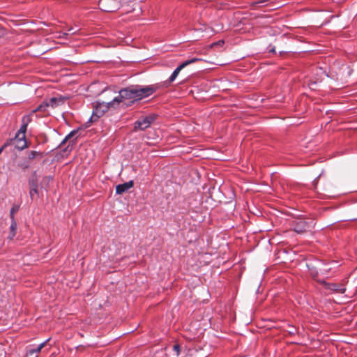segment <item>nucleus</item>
<instances>
[{
	"mask_svg": "<svg viewBox=\"0 0 357 357\" xmlns=\"http://www.w3.org/2000/svg\"><path fill=\"white\" fill-rule=\"evenodd\" d=\"M125 100H130V103L134 102V97L132 95L131 90L129 87L121 89L119 91V94L118 96L115 97L112 101L111 104H116L117 106L119 105L120 103L124 102Z\"/></svg>",
	"mask_w": 357,
	"mask_h": 357,
	"instance_id": "nucleus-1",
	"label": "nucleus"
},
{
	"mask_svg": "<svg viewBox=\"0 0 357 357\" xmlns=\"http://www.w3.org/2000/svg\"><path fill=\"white\" fill-rule=\"evenodd\" d=\"M117 107L116 104H111V101L109 102H98L97 101L95 103L94 109L93 111V116H96V117L99 118L102 116L109 107L116 108Z\"/></svg>",
	"mask_w": 357,
	"mask_h": 357,
	"instance_id": "nucleus-2",
	"label": "nucleus"
},
{
	"mask_svg": "<svg viewBox=\"0 0 357 357\" xmlns=\"http://www.w3.org/2000/svg\"><path fill=\"white\" fill-rule=\"evenodd\" d=\"M313 222H308L305 219H298L294 221V230L298 234L309 231L312 227Z\"/></svg>",
	"mask_w": 357,
	"mask_h": 357,
	"instance_id": "nucleus-3",
	"label": "nucleus"
},
{
	"mask_svg": "<svg viewBox=\"0 0 357 357\" xmlns=\"http://www.w3.org/2000/svg\"><path fill=\"white\" fill-rule=\"evenodd\" d=\"M155 117L153 116H147L137 121L134 124V130H144L149 128L154 121Z\"/></svg>",
	"mask_w": 357,
	"mask_h": 357,
	"instance_id": "nucleus-4",
	"label": "nucleus"
},
{
	"mask_svg": "<svg viewBox=\"0 0 357 357\" xmlns=\"http://www.w3.org/2000/svg\"><path fill=\"white\" fill-rule=\"evenodd\" d=\"M137 86L139 89L140 100L150 96L151 95L154 93L156 91V90L159 88L158 84L148 86L137 85Z\"/></svg>",
	"mask_w": 357,
	"mask_h": 357,
	"instance_id": "nucleus-5",
	"label": "nucleus"
},
{
	"mask_svg": "<svg viewBox=\"0 0 357 357\" xmlns=\"http://www.w3.org/2000/svg\"><path fill=\"white\" fill-rule=\"evenodd\" d=\"M321 283L326 290L333 293L344 294L346 291L344 284L342 283H328L324 281H322Z\"/></svg>",
	"mask_w": 357,
	"mask_h": 357,
	"instance_id": "nucleus-6",
	"label": "nucleus"
},
{
	"mask_svg": "<svg viewBox=\"0 0 357 357\" xmlns=\"http://www.w3.org/2000/svg\"><path fill=\"white\" fill-rule=\"evenodd\" d=\"M13 140V145L18 150H23L27 146L25 133H20V130H18Z\"/></svg>",
	"mask_w": 357,
	"mask_h": 357,
	"instance_id": "nucleus-7",
	"label": "nucleus"
},
{
	"mask_svg": "<svg viewBox=\"0 0 357 357\" xmlns=\"http://www.w3.org/2000/svg\"><path fill=\"white\" fill-rule=\"evenodd\" d=\"M199 60V59H197V58H193L192 59H189V60H187L184 62H183L181 65H179L174 70V72L172 73V74L171 75V76L169 77V82L171 83L172 82H174L176 77L178 76V73H180V71L184 68L185 66H187L189 64H191V63H193L195 62H196L197 61Z\"/></svg>",
	"mask_w": 357,
	"mask_h": 357,
	"instance_id": "nucleus-8",
	"label": "nucleus"
},
{
	"mask_svg": "<svg viewBox=\"0 0 357 357\" xmlns=\"http://www.w3.org/2000/svg\"><path fill=\"white\" fill-rule=\"evenodd\" d=\"M99 6L105 12H112L116 8L117 5L116 0H100Z\"/></svg>",
	"mask_w": 357,
	"mask_h": 357,
	"instance_id": "nucleus-9",
	"label": "nucleus"
},
{
	"mask_svg": "<svg viewBox=\"0 0 357 357\" xmlns=\"http://www.w3.org/2000/svg\"><path fill=\"white\" fill-rule=\"evenodd\" d=\"M35 113H32V112L27 114V115H24L22 118V124H21V126H20V133H26V130H27V126L32 121L33 119V116L34 115Z\"/></svg>",
	"mask_w": 357,
	"mask_h": 357,
	"instance_id": "nucleus-10",
	"label": "nucleus"
},
{
	"mask_svg": "<svg viewBox=\"0 0 357 357\" xmlns=\"http://www.w3.org/2000/svg\"><path fill=\"white\" fill-rule=\"evenodd\" d=\"M50 340V339L46 340L43 342L40 343L38 346L29 348L26 350V357L33 356L37 357V354H38L41 349L46 345L47 342Z\"/></svg>",
	"mask_w": 357,
	"mask_h": 357,
	"instance_id": "nucleus-11",
	"label": "nucleus"
},
{
	"mask_svg": "<svg viewBox=\"0 0 357 357\" xmlns=\"http://www.w3.org/2000/svg\"><path fill=\"white\" fill-rule=\"evenodd\" d=\"M134 183L132 181H129L122 184H119L116 187V194L121 195L123 192H127L129 189L132 188Z\"/></svg>",
	"mask_w": 357,
	"mask_h": 357,
	"instance_id": "nucleus-12",
	"label": "nucleus"
},
{
	"mask_svg": "<svg viewBox=\"0 0 357 357\" xmlns=\"http://www.w3.org/2000/svg\"><path fill=\"white\" fill-rule=\"evenodd\" d=\"M30 191L29 195L32 200L35 199L38 196V184L35 181H29Z\"/></svg>",
	"mask_w": 357,
	"mask_h": 357,
	"instance_id": "nucleus-13",
	"label": "nucleus"
},
{
	"mask_svg": "<svg viewBox=\"0 0 357 357\" xmlns=\"http://www.w3.org/2000/svg\"><path fill=\"white\" fill-rule=\"evenodd\" d=\"M65 101V98L63 97H59V98H56V97H54V98H52L49 101H48V104L50 105V107H56L61 104H63Z\"/></svg>",
	"mask_w": 357,
	"mask_h": 357,
	"instance_id": "nucleus-14",
	"label": "nucleus"
},
{
	"mask_svg": "<svg viewBox=\"0 0 357 357\" xmlns=\"http://www.w3.org/2000/svg\"><path fill=\"white\" fill-rule=\"evenodd\" d=\"M317 268L321 274H326L332 269V267L330 266V264H325L320 262L319 263Z\"/></svg>",
	"mask_w": 357,
	"mask_h": 357,
	"instance_id": "nucleus-15",
	"label": "nucleus"
},
{
	"mask_svg": "<svg viewBox=\"0 0 357 357\" xmlns=\"http://www.w3.org/2000/svg\"><path fill=\"white\" fill-rule=\"evenodd\" d=\"M130 89L132 92V95L134 97V100H140L139 99V93L137 85L135 86H130Z\"/></svg>",
	"mask_w": 357,
	"mask_h": 357,
	"instance_id": "nucleus-16",
	"label": "nucleus"
},
{
	"mask_svg": "<svg viewBox=\"0 0 357 357\" xmlns=\"http://www.w3.org/2000/svg\"><path fill=\"white\" fill-rule=\"evenodd\" d=\"M48 107H50L48 102H43L40 105H38L35 109L32 110V113H36L38 111H45Z\"/></svg>",
	"mask_w": 357,
	"mask_h": 357,
	"instance_id": "nucleus-17",
	"label": "nucleus"
},
{
	"mask_svg": "<svg viewBox=\"0 0 357 357\" xmlns=\"http://www.w3.org/2000/svg\"><path fill=\"white\" fill-rule=\"evenodd\" d=\"M17 227V222H15V220H13L11 222L10 227V238H13V236H15V235L16 234Z\"/></svg>",
	"mask_w": 357,
	"mask_h": 357,
	"instance_id": "nucleus-18",
	"label": "nucleus"
},
{
	"mask_svg": "<svg viewBox=\"0 0 357 357\" xmlns=\"http://www.w3.org/2000/svg\"><path fill=\"white\" fill-rule=\"evenodd\" d=\"M79 30L80 29H79V28L77 26H72V27H70L68 29V32L67 33H68L69 35H74V34L78 33Z\"/></svg>",
	"mask_w": 357,
	"mask_h": 357,
	"instance_id": "nucleus-19",
	"label": "nucleus"
},
{
	"mask_svg": "<svg viewBox=\"0 0 357 357\" xmlns=\"http://www.w3.org/2000/svg\"><path fill=\"white\" fill-rule=\"evenodd\" d=\"M173 355L178 357L180 354V346L177 344H174L172 347Z\"/></svg>",
	"mask_w": 357,
	"mask_h": 357,
	"instance_id": "nucleus-20",
	"label": "nucleus"
},
{
	"mask_svg": "<svg viewBox=\"0 0 357 357\" xmlns=\"http://www.w3.org/2000/svg\"><path fill=\"white\" fill-rule=\"evenodd\" d=\"M77 133V130H73L71 131L68 135L66 136V137L63 139V140L61 142L62 144H64L67 140L70 139L72 137H73Z\"/></svg>",
	"mask_w": 357,
	"mask_h": 357,
	"instance_id": "nucleus-21",
	"label": "nucleus"
},
{
	"mask_svg": "<svg viewBox=\"0 0 357 357\" xmlns=\"http://www.w3.org/2000/svg\"><path fill=\"white\" fill-rule=\"evenodd\" d=\"M287 331L291 334V335H295L297 333V329L294 326H288V329H287Z\"/></svg>",
	"mask_w": 357,
	"mask_h": 357,
	"instance_id": "nucleus-22",
	"label": "nucleus"
},
{
	"mask_svg": "<svg viewBox=\"0 0 357 357\" xmlns=\"http://www.w3.org/2000/svg\"><path fill=\"white\" fill-rule=\"evenodd\" d=\"M68 36H69L68 33L60 32V33H58V36H56V37L57 38L67 39Z\"/></svg>",
	"mask_w": 357,
	"mask_h": 357,
	"instance_id": "nucleus-23",
	"label": "nucleus"
},
{
	"mask_svg": "<svg viewBox=\"0 0 357 357\" xmlns=\"http://www.w3.org/2000/svg\"><path fill=\"white\" fill-rule=\"evenodd\" d=\"M38 154V152L36 151H31L28 154V158L29 160H33L36 158V156Z\"/></svg>",
	"mask_w": 357,
	"mask_h": 357,
	"instance_id": "nucleus-24",
	"label": "nucleus"
},
{
	"mask_svg": "<svg viewBox=\"0 0 357 357\" xmlns=\"http://www.w3.org/2000/svg\"><path fill=\"white\" fill-rule=\"evenodd\" d=\"M13 141H14L13 138L8 139L1 147H3V149H4L6 147H7L11 144H13Z\"/></svg>",
	"mask_w": 357,
	"mask_h": 357,
	"instance_id": "nucleus-25",
	"label": "nucleus"
},
{
	"mask_svg": "<svg viewBox=\"0 0 357 357\" xmlns=\"http://www.w3.org/2000/svg\"><path fill=\"white\" fill-rule=\"evenodd\" d=\"M225 42L224 40H219L218 42H215V43H213L212 45H211V47H215L216 46H220V47H222L223 45H224Z\"/></svg>",
	"mask_w": 357,
	"mask_h": 357,
	"instance_id": "nucleus-26",
	"label": "nucleus"
},
{
	"mask_svg": "<svg viewBox=\"0 0 357 357\" xmlns=\"http://www.w3.org/2000/svg\"><path fill=\"white\" fill-rule=\"evenodd\" d=\"M265 2L266 1H257V2H255L254 3L255 6H265Z\"/></svg>",
	"mask_w": 357,
	"mask_h": 357,
	"instance_id": "nucleus-27",
	"label": "nucleus"
},
{
	"mask_svg": "<svg viewBox=\"0 0 357 357\" xmlns=\"http://www.w3.org/2000/svg\"><path fill=\"white\" fill-rule=\"evenodd\" d=\"M14 212H15V211H14V208H13L10 210V217H11L12 220H15V219H14Z\"/></svg>",
	"mask_w": 357,
	"mask_h": 357,
	"instance_id": "nucleus-28",
	"label": "nucleus"
},
{
	"mask_svg": "<svg viewBox=\"0 0 357 357\" xmlns=\"http://www.w3.org/2000/svg\"><path fill=\"white\" fill-rule=\"evenodd\" d=\"M21 167H22L23 169H27V168H29V164H22V165H21Z\"/></svg>",
	"mask_w": 357,
	"mask_h": 357,
	"instance_id": "nucleus-29",
	"label": "nucleus"
},
{
	"mask_svg": "<svg viewBox=\"0 0 357 357\" xmlns=\"http://www.w3.org/2000/svg\"><path fill=\"white\" fill-rule=\"evenodd\" d=\"M4 33H5L4 29H3L2 28L0 27V36L3 35Z\"/></svg>",
	"mask_w": 357,
	"mask_h": 357,
	"instance_id": "nucleus-30",
	"label": "nucleus"
},
{
	"mask_svg": "<svg viewBox=\"0 0 357 357\" xmlns=\"http://www.w3.org/2000/svg\"><path fill=\"white\" fill-rule=\"evenodd\" d=\"M269 52H275V48L273 47V48L270 49V50H269Z\"/></svg>",
	"mask_w": 357,
	"mask_h": 357,
	"instance_id": "nucleus-31",
	"label": "nucleus"
},
{
	"mask_svg": "<svg viewBox=\"0 0 357 357\" xmlns=\"http://www.w3.org/2000/svg\"><path fill=\"white\" fill-rule=\"evenodd\" d=\"M3 147H1V148H0V154L1 153V152L3 151Z\"/></svg>",
	"mask_w": 357,
	"mask_h": 357,
	"instance_id": "nucleus-32",
	"label": "nucleus"
},
{
	"mask_svg": "<svg viewBox=\"0 0 357 357\" xmlns=\"http://www.w3.org/2000/svg\"><path fill=\"white\" fill-rule=\"evenodd\" d=\"M124 104H125L126 106L130 105V104H129V103H126V102H125Z\"/></svg>",
	"mask_w": 357,
	"mask_h": 357,
	"instance_id": "nucleus-33",
	"label": "nucleus"
}]
</instances>
